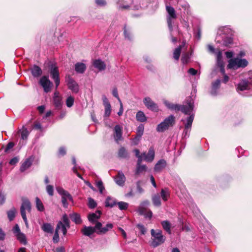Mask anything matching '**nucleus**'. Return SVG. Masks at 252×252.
<instances>
[{
  "label": "nucleus",
  "mask_w": 252,
  "mask_h": 252,
  "mask_svg": "<svg viewBox=\"0 0 252 252\" xmlns=\"http://www.w3.org/2000/svg\"><path fill=\"white\" fill-rule=\"evenodd\" d=\"M103 104L104 106V117H108L110 116L112 109L111 104L105 95H102V97Z\"/></svg>",
  "instance_id": "11"
},
{
  "label": "nucleus",
  "mask_w": 252,
  "mask_h": 252,
  "mask_svg": "<svg viewBox=\"0 0 252 252\" xmlns=\"http://www.w3.org/2000/svg\"><path fill=\"white\" fill-rule=\"evenodd\" d=\"M136 120L140 122H144L146 121V117L142 111H138L136 115Z\"/></svg>",
  "instance_id": "33"
},
{
  "label": "nucleus",
  "mask_w": 252,
  "mask_h": 252,
  "mask_svg": "<svg viewBox=\"0 0 252 252\" xmlns=\"http://www.w3.org/2000/svg\"><path fill=\"white\" fill-rule=\"evenodd\" d=\"M149 204V202L148 200L144 201L142 202L138 208V212L140 215H145L146 217L150 219L152 216V213L151 211H149L146 213V207Z\"/></svg>",
  "instance_id": "7"
},
{
  "label": "nucleus",
  "mask_w": 252,
  "mask_h": 252,
  "mask_svg": "<svg viewBox=\"0 0 252 252\" xmlns=\"http://www.w3.org/2000/svg\"><path fill=\"white\" fill-rule=\"evenodd\" d=\"M19 161V159L17 157H14L12 158L10 161H9V164L11 165H15L16 163H17Z\"/></svg>",
  "instance_id": "62"
},
{
  "label": "nucleus",
  "mask_w": 252,
  "mask_h": 252,
  "mask_svg": "<svg viewBox=\"0 0 252 252\" xmlns=\"http://www.w3.org/2000/svg\"><path fill=\"white\" fill-rule=\"evenodd\" d=\"M119 7L121 9H128L129 8V6L127 4H124L121 3V1L118 2Z\"/></svg>",
  "instance_id": "57"
},
{
  "label": "nucleus",
  "mask_w": 252,
  "mask_h": 252,
  "mask_svg": "<svg viewBox=\"0 0 252 252\" xmlns=\"http://www.w3.org/2000/svg\"><path fill=\"white\" fill-rule=\"evenodd\" d=\"M46 190L49 195L52 196L54 195V187L53 186L50 185H47Z\"/></svg>",
  "instance_id": "46"
},
{
  "label": "nucleus",
  "mask_w": 252,
  "mask_h": 252,
  "mask_svg": "<svg viewBox=\"0 0 252 252\" xmlns=\"http://www.w3.org/2000/svg\"><path fill=\"white\" fill-rule=\"evenodd\" d=\"M118 156L121 158H126L128 157V153L124 147H121L119 149Z\"/></svg>",
  "instance_id": "40"
},
{
  "label": "nucleus",
  "mask_w": 252,
  "mask_h": 252,
  "mask_svg": "<svg viewBox=\"0 0 252 252\" xmlns=\"http://www.w3.org/2000/svg\"><path fill=\"white\" fill-rule=\"evenodd\" d=\"M32 73L33 77H38L42 74V71L39 66L35 65L32 69Z\"/></svg>",
  "instance_id": "29"
},
{
  "label": "nucleus",
  "mask_w": 252,
  "mask_h": 252,
  "mask_svg": "<svg viewBox=\"0 0 252 252\" xmlns=\"http://www.w3.org/2000/svg\"><path fill=\"white\" fill-rule=\"evenodd\" d=\"M56 189L58 193L61 195V201L63 203V189L60 187H57Z\"/></svg>",
  "instance_id": "61"
},
{
  "label": "nucleus",
  "mask_w": 252,
  "mask_h": 252,
  "mask_svg": "<svg viewBox=\"0 0 252 252\" xmlns=\"http://www.w3.org/2000/svg\"><path fill=\"white\" fill-rule=\"evenodd\" d=\"M101 212L99 211H96L88 216V219L91 222H97V220L100 217Z\"/></svg>",
  "instance_id": "25"
},
{
  "label": "nucleus",
  "mask_w": 252,
  "mask_h": 252,
  "mask_svg": "<svg viewBox=\"0 0 252 252\" xmlns=\"http://www.w3.org/2000/svg\"><path fill=\"white\" fill-rule=\"evenodd\" d=\"M189 55L188 54H185L183 55L181 61L184 64H187L189 60Z\"/></svg>",
  "instance_id": "51"
},
{
  "label": "nucleus",
  "mask_w": 252,
  "mask_h": 252,
  "mask_svg": "<svg viewBox=\"0 0 252 252\" xmlns=\"http://www.w3.org/2000/svg\"><path fill=\"white\" fill-rule=\"evenodd\" d=\"M14 145V144L13 142H11L8 143L4 149V152L6 153L8 152L13 147Z\"/></svg>",
  "instance_id": "54"
},
{
  "label": "nucleus",
  "mask_w": 252,
  "mask_h": 252,
  "mask_svg": "<svg viewBox=\"0 0 252 252\" xmlns=\"http://www.w3.org/2000/svg\"><path fill=\"white\" fill-rule=\"evenodd\" d=\"M5 234L4 231L0 228V240H3L5 238Z\"/></svg>",
  "instance_id": "64"
},
{
  "label": "nucleus",
  "mask_w": 252,
  "mask_h": 252,
  "mask_svg": "<svg viewBox=\"0 0 252 252\" xmlns=\"http://www.w3.org/2000/svg\"><path fill=\"white\" fill-rule=\"evenodd\" d=\"M36 207L37 209L40 212H43L44 210V207L40 199L36 197L35 198Z\"/></svg>",
  "instance_id": "35"
},
{
  "label": "nucleus",
  "mask_w": 252,
  "mask_h": 252,
  "mask_svg": "<svg viewBox=\"0 0 252 252\" xmlns=\"http://www.w3.org/2000/svg\"><path fill=\"white\" fill-rule=\"evenodd\" d=\"M155 150L153 147H151L148 151V153H143L142 156L143 157V159L147 162H152L154 160L155 158Z\"/></svg>",
  "instance_id": "14"
},
{
  "label": "nucleus",
  "mask_w": 252,
  "mask_h": 252,
  "mask_svg": "<svg viewBox=\"0 0 252 252\" xmlns=\"http://www.w3.org/2000/svg\"><path fill=\"white\" fill-rule=\"evenodd\" d=\"M116 204V201L115 199L108 196L107 197L105 201L106 207H113Z\"/></svg>",
  "instance_id": "32"
},
{
  "label": "nucleus",
  "mask_w": 252,
  "mask_h": 252,
  "mask_svg": "<svg viewBox=\"0 0 252 252\" xmlns=\"http://www.w3.org/2000/svg\"><path fill=\"white\" fill-rule=\"evenodd\" d=\"M151 234L152 240L151 245L154 248L161 245L165 241V237L162 234V232L161 230L152 229L151 230Z\"/></svg>",
  "instance_id": "1"
},
{
  "label": "nucleus",
  "mask_w": 252,
  "mask_h": 252,
  "mask_svg": "<svg viewBox=\"0 0 252 252\" xmlns=\"http://www.w3.org/2000/svg\"><path fill=\"white\" fill-rule=\"evenodd\" d=\"M140 135L137 136L132 140V143L134 145H137L140 140Z\"/></svg>",
  "instance_id": "59"
},
{
  "label": "nucleus",
  "mask_w": 252,
  "mask_h": 252,
  "mask_svg": "<svg viewBox=\"0 0 252 252\" xmlns=\"http://www.w3.org/2000/svg\"><path fill=\"white\" fill-rule=\"evenodd\" d=\"M96 186L99 189V192L100 193H102L103 190H104V187L103 185V183L101 181H99L96 182Z\"/></svg>",
  "instance_id": "48"
},
{
  "label": "nucleus",
  "mask_w": 252,
  "mask_h": 252,
  "mask_svg": "<svg viewBox=\"0 0 252 252\" xmlns=\"http://www.w3.org/2000/svg\"><path fill=\"white\" fill-rule=\"evenodd\" d=\"M141 161L142 160L141 159L137 160L136 169L135 171V174L137 175L146 171L147 168L146 165H141Z\"/></svg>",
  "instance_id": "26"
},
{
  "label": "nucleus",
  "mask_w": 252,
  "mask_h": 252,
  "mask_svg": "<svg viewBox=\"0 0 252 252\" xmlns=\"http://www.w3.org/2000/svg\"><path fill=\"white\" fill-rule=\"evenodd\" d=\"M70 218L71 220L75 222L76 223L79 224L81 222L80 216L77 214L74 213L71 215Z\"/></svg>",
  "instance_id": "42"
},
{
  "label": "nucleus",
  "mask_w": 252,
  "mask_h": 252,
  "mask_svg": "<svg viewBox=\"0 0 252 252\" xmlns=\"http://www.w3.org/2000/svg\"><path fill=\"white\" fill-rule=\"evenodd\" d=\"M117 204L119 206V208L121 210L127 209V208L128 206V204L127 203H126L125 202H122V201L119 202L117 203Z\"/></svg>",
  "instance_id": "45"
},
{
  "label": "nucleus",
  "mask_w": 252,
  "mask_h": 252,
  "mask_svg": "<svg viewBox=\"0 0 252 252\" xmlns=\"http://www.w3.org/2000/svg\"><path fill=\"white\" fill-rule=\"evenodd\" d=\"M53 104L57 110H61L63 107V99L58 91L55 92L53 96Z\"/></svg>",
  "instance_id": "9"
},
{
  "label": "nucleus",
  "mask_w": 252,
  "mask_h": 252,
  "mask_svg": "<svg viewBox=\"0 0 252 252\" xmlns=\"http://www.w3.org/2000/svg\"><path fill=\"white\" fill-rule=\"evenodd\" d=\"M62 229L63 230V223L62 221H60L58 223L54 234L53 240L54 243H57L59 241V236L58 233L59 229Z\"/></svg>",
  "instance_id": "22"
},
{
  "label": "nucleus",
  "mask_w": 252,
  "mask_h": 252,
  "mask_svg": "<svg viewBox=\"0 0 252 252\" xmlns=\"http://www.w3.org/2000/svg\"><path fill=\"white\" fill-rule=\"evenodd\" d=\"M4 201L5 196L1 192H0V204H2Z\"/></svg>",
  "instance_id": "63"
},
{
  "label": "nucleus",
  "mask_w": 252,
  "mask_h": 252,
  "mask_svg": "<svg viewBox=\"0 0 252 252\" xmlns=\"http://www.w3.org/2000/svg\"><path fill=\"white\" fill-rule=\"evenodd\" d=\"M41 229L45 232L52 234L54 232V227L51 223H43L41 226Z\"/></svg>",
  "instance_id": "20"
},
{
  "label": "nucleus",
  "mask_w": 252,
  "mask_h": 252,
  "mask_svg": "<svg viewBox=\"0 0 252 252\" xmlns=\"http://www.w3.org/2000/svg\"><path fill=\"white\" fill-rule=\"evenodd\" d=\"M74 98L72 96L67 97L66 100V105L68 107H71L74 104Z\"/></svg>",
  "instance_id": "44"
},
{
  "label": "nucleus",
  "mask_w": 252,
  "mask_h": 252,
  "mask_svg": "<svg viewBox=\"0 0 252 252\" xmlns=\"http://www.w3.org/2000/svg\"><path fill=\"white\" fill-rule=\"evenodd\" d=\"M126 177L124 173L119 171L117 174V175L115 178V181L116 184L120 186H123L126 182Z\"/></svg>",
  "instance_id": "18"
},
{
  "label": "nucleus",
  "mask_w": 252,
  "mask_h": 252,
  "mask_svg": "<svg viewBox=\"0 0 252 252\" xmlns=\"http://www.w3.org/2000/svg\"><path fill=\"white\" fill-rule=\"evenodd\" d=\"M94 67L99 71L104 70L106 69V65L104 62L100 60H95L93 61Z\"/></svg>",
  "instance_id": "21"
},
{
  "label": "nucleus",
  "mask_w": 252,
  "mask_h": 252,
  "mask_svg": "<svg viewBox=\"0 0 252 252\" xmlns=\"http://www.w3.org/2000/svg\"><path fill=\"white\" fill-rule=\"evenodd\" d=\"M163 228L169 234H171V224L167 220H164L161 222Z\"/></svg>",
  "instance_id": "31"
},
{
  "label": "nucleus",
  "mask_w": 252,
  "mask_h": 252,
  "mask_svg": "<svg viewBox=\"0 0 252 252\" xmlns=\"http://www.w3.org/2000/svg\"><path fill=\"white\" fill-rule=\"evenodd\" d=\"M64 208L65 207V202H70L72 203V198L71 195L67 192L64 191Z\"/></svg>",
  "instance_id": "41"
},
{
  "label": "nucleus",
  "mask_w": 252,
  "mask_h": 252,
  "mask_svg": "<svg viewBox=\"0 0 252 252\" xmlns=\"http://www.w3.org/2000/svg\"><path fill=\"white\" fill-rule=\"evenodd\" d=\"M65 82L67 88L70 90L72 93L77 94L80 90V87L78 83L70 75H66Z\"/></svg>",
  "instance_id": "4"
},
{
  "label": "nucleus",
  "mask_w": 252,
  "mask_h": 252,
  "mask_svg": "<svg viewBox=\"0 0 252 252\" xmlns=\"http://www.w3.org/2000/svg\"><path fill=\"white\" fill-rule=\"evenodd\" d=\"M193 119H194V116L193 115H191L189 117H188V118L187 119V123L185 124V126L186 127V130L187 129L190 128L192 122L193 121Z\"/></svg>",
  "instance_id": "39"
},
{
  "label": "nucleus",
  "mask_w": 252,
  "mask_h": 252,
  "mask_svg": "<svg viewBox=\"0 0 252 252\" xmlns=\"http://www.w3.org/2000/svg\"><path fill=\"white\" fill-rule=\"evenodd\" d=\"M50 73L57 87L60 84L59 73L57 67L53 64L51 65L50 69Z\"/></svg>",
  "instance_id": "10"
},
{
  "label": "nucleus",
  "mask_w": 252,
  "mask_h": 252,
  "mask_svg": "<svg viewBox=\"0 0 252 252\" xmlns=\"http://www.w3.org/2000/svg\"><path fill=\"white\" fill-rule=\"evenodd\" d=\"M152 201L155 206H159L161 204L160 197L158 195H155L153 196Z\"/></svg>",
  "instance_id": "43"
},
{
  "label": "nucleus",
  "mask_w": 252,
  "mask_h": 252,
  "mask_svg": "<svg viewBox=\"0 0 252 252\" xmlns=\"http://www.w3.org/2000/svg\"><path fill=\"white\" fill-rule=\"evenodd\" d=\"M250 89V83L248 81L246 80H242L238 84L236 90L238 92L239 91H244Z\"/></svg>",
  "instance_id": "17"
},
{
  "label": "nucleus",
  "mask_w": 252,
  "mask_h": 252,
  "mask_svg": "<svg viewBox=\"0 0 252 252\" xmlns=\"http://www.w3.org/2000/svg\"><path fill=\"white\" fill-rule=\"evenodd\" d=\"M113 227L112 223H107L104 227H102V223L99 222H97L95 225L96 230L98 234H105L109 230L111 229Z\"/></svg>",
  "instance_id": "8"
},
{
  "label": "nucleus",
  "mask_w": 252,
  "mask_h": 252,
  "mask_svg": "<svg viewBox=\"0 0 252 252\" xmlns=\"http://www.w3.org/2000/svg\"><path fill=\"white\" fill-rule=\"evenodd\" d=\"M96 206V203L93 198L90 197L88 198V206L90 208H94Z\"/></svg>",
  "instance_id": "47"
},
{
  "label": "nucleus",
  "mask_w": 252,
  "mask_h": 252,
  "mask_svg": "<svg viewBox=\"0 0 252 252\" xmlns=\"http://www.w3.org/2000/svg\"><path fill=\"white\" fill-rule=\"evenodd\" d=\"M95 230H96L95 227H93L91 226H85L82 230V232L84 235L89 236L93 234Z\"/></svg>",
  "instance_id": "27"
},
{
  "label": "nucleus",
  "mask_w": 252,
  "mask_h": 252,
  "mask_svg": "<svg viewBox=\"0 0 252 252\" xmlns=\"http://www.w3.org/2000/svg\"><path fill=\"white\" fill-rule=\"evenodd\" d=\"M39 83L43 88L44 92L46 93L51 91V89L53 86V83L49 80V76L46 75H44L41 77Z\"/></svg>",
  "instance_id": "6"
},
{
  "label": "nucleus",
  "mask_w": 252,
  "mask_h": 252,
  "mask_svg": "<svg viewBox=\"0 0 252 252\" xmlns=\"http://www.w3.org/2000/svg\"><path fill=\"white\" fill-rule=\"evenodd\" d=\"M114 137L117 143L123 140L122 127L119 125H116L114 127Z\"/></svg>",
  "instance_id": "15"
},
{
  "label": "nucleus",
  "mask_w": 252,
  "mask_h": 252,
  "mask_svg": "<svg viewBox=\"0 0 252 252\" xmlns=\"http://www.w3.org/2000/svg\"><path fill=\"white\" fill-rule=\"evenodd\" d=\"M193 102L189 98V100H187V103L186 105H180V110L185 114L190 115L191 112L192 111L193 108Z\"/></svg>",
  "instance_id": "12"
},
{
  "label": "nucleus",
  "mask_w": 252,
  "mask_h": 252,
  "mask_svg": "<svg viewBox=\"0 0 252 252\" xmlns=\"http://www.w3.org/2000/svg\"><path fill=\"white\" fill-rule=\"evenodd\" d=\"M87 67L85 63L81 62L76 63L74 64V70L77 73L83 74L86 70Z\"/></svg>",
  "instance_id": "19"
},
{
  "label": "nucleus",
  "mask_w": 252,
  "mask_h": 252,
  "mask_svg": "<svg viewBox=\"0 0 252 252\" xmlns=\"http://www.w3.org/2000/svg\"><path fill=\"white\" fill-rule=\"evenodd\" d=\"M220 80H217L214 83L212 84V88L213 89L216 90L217 89L220 85Z\"/></svg>",
  "instance_id": "56"
},
{
  "label": "nucleus",
  "mask_w": 252,
  "mask_h": 252,
  "mask_svg": "<svg viewBox=\"0 0 252 252\" xmlns=\"http://www.w3.org/2000/svg\"><path fill=\"white\" fill-rule=\"evenodd\" d=\"M140 183H141V182L140 181L137 182L136 187H137V191H138V192H139L140 193H141L143 192V189L140 186Z\"/></svg>",
  "instance_id": "60"
},
{
  "label": "nucleus",
  "mask_w": 252,
  "mask_h": 252,
  "mask_svg": "<svg viewBox=\"0 0 252 252\" xmlns=\"http://www.w3.org/2000/svg\"><path fill=\"white\" fill-rule=\"evenodd\" d=\"M13 232L16 236L17 234L21 233L20 228L18 224H15L13 228Z\"/></svg>",
  "instance_id": "53"
},
{
  "label": "nucleus",
  "mask_w": 252,
  "mask_h": 252,
  "mask_svg": "<svg viewBox=\"0 0 252 252\" xmlns=\"http://www.w3.org/2000/svg\"><path fill=\"white\" fill-rule=\"evenodd\" d=\"M34 159V157L33 156H31L29 158H26L22 163L20 168V171L21 172H23L29 169L31 166Z\"/></svg>",
  "instance_id": "13"
},
{
  "label": "nucleus",
  "mask_w": 252,
  "mask_h": 252,
  "mask_svg": "<svg viewBox=\"0 0 252 252\" xmlns=\"http://www.w3.org/2000/svg\"><path fill=\"white\" fill-rule=\"evenodd\" d=\"M31 213L32 210V205L30 200L25 197L22 198V204L20 207V213L22 218L26 225H28V220L26 217V211Z\"/></svg>",
  "instance_id": "2"
},
{
  "label": "nucleus",
  "mask_w": 252,
  "mask_h": 252,
  "mask_svg": "<svg viewBox=\"0 0 252 252\" xmlns=\"http://www.w3.org/2000/svg\"><path fill=\"white\" fill-rule=\"evenodd\" d=\"M170 193L167 189H162L161 190V196L164 201H167L169 197Z\"/></svg>",
  "instance_id": "38"
},
{
  "label": "nucleus",
  "mask_w": 252,
  "mask_h": 252,
  "mask_svg": "<svg viewBox=\"0 0 252 252\" xmlns=\"http://www.w3.org/2000/svg\"><path fill=\"white\" fill-rule=\"evenodd\" d=\"M137 227L139 229L141 234L144 235L146 233V229L145 228V227L143 225L138 224L137 225Z\"/></svg>",
  "instance_id": "52"
},
{
  "label": "nucleus",
  "mask_w": 252,
  "mask_h": 252,
  "mask_svg": "<svg viewBox=\"0 0 252 252\" xmlns=\"http://www.w3.org/2000/svg\"><path fill=\"white\" fill-rule=\"evenodd\" d=\"M15 236L21 243L24 245H26L27 244L26 236L24 233L21 232L17 234Z\"/></svg>",
  "instance_id": "34"
},
{
  "label": "nucleus",
  "mask_w": 252,
  "mask_h": 252,
  "mask_svg": "<svg viewBox=\"0 0 252 252\" xmlns=\"http://www.w3.org/2000/svg\"><path fill=\"white\" fill-rule=\"evenodd\" d=\"M174 123L175 117L173 115H170L158 125L157 130L158 132H163L168 129L170 126H173Z\"/></svg>",
  "instance_id": "3"
},
{
  "label": "nucleus",
  "mask_w": 252,
  "mask_h": 252,
  "mask_svg": "<svg viewBox=\"0 0 252 252\" xmlns=\"http://www.w3.org/2000/svg\"><path fill=\"white\" fill-rule=\"evenodd\" d=\"M248 64V62L246 59L235 58L229 61L227 67L230 69H237L239 67H245Z\"/></svg>",
  "instance_id": "5"
},
{
  "label": "nucleus",
  "mask_w": 252,
  "mask_h": 252,
  "mask_svg": "<svg viewBox=\"0 0 252 252\" xmlns=\"http://www.w3.org/2000/svg\"><path fill=\"white\" fill-rule=\"evenodd\" d=\"M134 152L135 153V156L136 157L138 158V160H139L140 159H141V160H143V156H142V154L141 155H140L139 154H140V152L139 151V150L138 149H135L134 150Z\"/></svg>",
  "instance_id": "58"
},
{
  "label": "nucleus",
  "mask_w": 252,
  "mask_h": 252,
  "mask_svg": "<svg viewBox=\"0 0 252 252\" xmlns=\"http://www.w3.org/2000/svg\"><path fill=\"white\" fill-rule=\"evenodd\" d=\"M113 95L118 99L119 102H121V100L119 96L118 91L117 88H114L112 91Z\"/></svg>",
  "instance_id": "55"
},
{
  "label": "nucleus",
  "mask_w": 252,
  "mask_h": 252,
  "mask_svg": "<svg viewBox=\"0 0 252 252\" xmlns=\"http://www.w3.org/2000/svg\"><path fill=\"white\" fill-rule=\"evenodd\" d=\"M176 18H171V17H167V22L168 24V26L170 29V31L171 32L173 30V20L175 19Z\"/></svg>",
  "instance_id": "49"
},
{
  "label": "nucleus",
  "mask_w": 252,
  "mask_h": 252,
  "mask_svg": "<svg viewBox=\"0 0 252 252\" xmlns=\"http://www.w3.org/2000/svg\"><path fill=\"white\" fill-rule=\"evenodd\" d=\"M183 45H180L178 48H176L173 53V57L174 59L178 61L179 59L181 49L183 47Z\"/></svg>",
  "instance_id": "36"
},
{
  "label": "nucleus",
  "mask_w": 252,
  "mask_h": 252,
  "mask_svg": "<svg viewBox=\"0 0 252 252\" xmlns=\"http://www.w3.org/2000/svg\"><path fill=\"white\" fill-rule=\"evenodd\" d=\"M164 103L168 109L171 110H175L177 111H179L180 110L181 106L180 105L177 104H173L172 103L169 102L167 100H164Z\"/></svg>",
  "instance_id": "24"
},
{
  "label": "nucleus",
  "mask_w": 252,
  "mask_h": 252,
  "mask_svg": "<svg viewBox=\"0 0 252 252\" xmlns=\"http://www.w3.org/2000/svg\"><path fill=\"white\" fill-rule=\"evenodd\" d=\"M166 166V162L164 159L159 160L155 165L154 170L156 172H160Z\"/></svg>",
  "instance_id": "23"
},
{
  "label": "nucleus",
  "mask_w": 252,
  "mask_h": 252,
  "mask_svg": "<svg viewBox=\"0 0 252 252\" xmlns=\"http://www.w3.org/2000/svg\"><path fill=\"white\" fill-rule=\"evenodd\" d=\"M166 10L168 14V15L167 16V17H171L174 18H177L176 11L173 7L170 6H166Z\"/></svg>",
  "instance_id": "30"
},
{
  "label": "nucleus",
  "mask_w": 252,
  "mask_h": 252,
  "mask_svg": "<svg viewBox=\"0 0 252 252\" xmlns=\"http://www.w3.org/2000/svg\"><path fill=\"white\" fill-rule=\"evenodd\" d=\"M16 212V210L15 208H12L10 210L7 211V217L10 221L14 219Z\"/></svg>",
  "instance_id": "37"
},
{
  "label": "nucleus",
  "mask_w": 252,
  "mask_h": 252,
  "mask_svg": "<svg viewBox=\"0 0 252 252\" xmlns=\"http://www.w3.org/2000/svg\"><path fill=\"white\" fill-rule=\"evenodd\" d=\"M19 132L21 134V139L23 140H26L28 139L30 132L28 129L24 126L19 130Z\"/></svg>",
  "instance_id": "28"
},
{
  "label": "nucleus",
  "mask_w": 252,
  "mask_h": 252,
  "mask_svg": "<svg viewBox=\"0 0 252 252\" xmlns=\"http://www.w3.org/2000/svg\"><path fill=\"white\" fill-rule=\"evenodd\" d=\"M144 103L146 106L149 109L157 111L158 110V107L157 105L149 97H146L144 99Z\"/></svg>",
  "instance_id": "16"
},
{
  "label": "nucleus",
  "mask_w": 252,
  "mask_h": 252,
  "mask_svg": "<svg viewBox=\"0 0 252 252\" xmlns=\"http://www.w3.org/2000/svg\"><path fill=\"white\" fill-rule=\"evenodd\" d=\"M63 220H64V235H65L66 233V230H65L66 227H69V221H68V218L66 215H64Z\"/></svg>",
  "instance_id": "50"
}]
</instances>
